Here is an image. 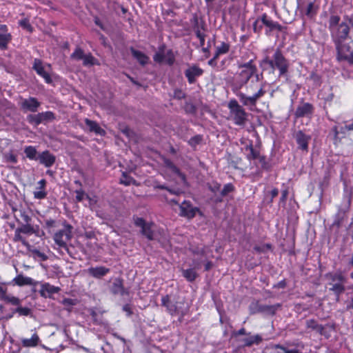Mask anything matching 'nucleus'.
I'll return each instance as SVG.
<instances>
[{"label":"nucleus","instance_id":"nucleus-54","mask_svg":"<svg viewBox=\"0 0 353 353\" xmlns=\"http://www.w3.org/2000/svg\"><path fill=\"white\" fill-rule=\"evenodd\" d=\"M20 216L23 221L24 223H30L32 219L31 217L26 212L25 210H19Z\"/></svg>","mask_w":353,"mask_h":353},{"label":"nucleus","instance_id":"nucleus-5","mask_svg":"<svg viewBox=\"0 0 353 353\" xmlns=\"http://www.w3.org/2000/svg\"><path fill=\"white\" fill-rule=\"evenodd\" d=\"M325 278L330 281L329 285H331L330 290L339 297L345 290V283L347 282L346 277L341 271L335 272H329L325 274Z\"/></svg>","mask_w":353,"mask_h":353},{"label":"nucleus","instance_id":"nucleus-52","mask_svg":"<svg viewBox=\"0 0 353 353\" xmlns=\"http://www.w3.org/2000/svg\"><path fill=\"white\" fill-rule=\"evenodd\" d=\"M76 194L75 199L77 201L81 202L83 200L84 196H85V192L82 189V188H80L74 191Z\"/></svg>","mask_w":353,"mask_h":353},{"label":"nucleus","instance_id":"nucleus-62","mask_svg":"<svg viewBox=\"0 0 353 353\" xmlns=\"http://www.w3.org/2000/svg\"><path fill=\"white\" fill-rule=\"evenodd\" d=\"M270 194H271L270 202H272L274 198H275L276 196H278L279 190L277 188H273L270 192Z\"/></svg>","mask_w":353,"mask_h":353},{"label":"nucleus","instance_id":"nucleus-10","mask_svg":"<svg viewBox=\"0 0 353 353\" xmlns=\"http://www.w3.org/2000/svg\"><path fill=\"white\" fill-rule=\"evenodd\" d=\"M266 93L264 87L261 85L260 88L252 95L248 96L243 92L236 93L240 101L245 106H256L257 101L263 97Z\"/></svg>","mask_w":353,"mask_h":353},{"label":"nucleus","instance_id":"nucleus-46","mask_svg":"<svg viewBox=\"0 0 353 353\" xmlns=\"http://www.w3.org/2000/svg\"><path fill=\"white\" fill-rule=\"evenodd\" d=\"M234 190V187L232 183H227L223 186V189L221 190V195L222 196H225L229 193L233 192Z\"/></svg>","mask_w":353,"mask_h":353},{"label":"nucleus","instance_id":"nucleus-25","mask_svg":"<svg viewBox=\"0 0 353 353\" xmlns=\"http://www.w3.org/2000/svg\"><path fill=\"white\" fill-rule=\"evenodd\" d=\"M85 123L90 132H95L99 135H103L105 133V131L99 125L96 121L85 119Z\"/></svg>","mask_w":353,"mask_h":353},{"label":"nucleus","instance_id":"nucleus-21","mask_svg":"<svg viewBox=\"0 0 353 353\" xmlns=\"http://www.w3.org/2000/svg\"><path fill=\"white\" fill-rule=\"evenodd\" d=\"M295 139L299 148L302 150L307 151L308 143L311 139V136L310 134H306L302 130H299L295 134Z\"/></svg>","mask_w":353,"mask_h":353},{"label":"nucleus","instance_id":"nucleus-63","mask_svg":"<svg viewBox=\"0 0 353 353\" xmlns=\"http://www.w3.org/2000/svg\"><path fill=\"white\" fill-rule=\"evenodd\" d=\"M221 184L216 183L213 185H211L210 187V189L212 192H216L220 190Z\"/></svg>","mask_w":353,"mask_h":353},{"label":"nucleus","instance_id":"nucleus-22","mask_svg":"<svg viewBox=\"0 0 353 353\" xmlns=\"http://www.w3.org/2000/svg\"><path fill=\"white\" fill-rule=\"evenodd\" d=\"M37 185L38 186L33 192L34 198L39 200L46 199L48 194V192L46 190V181L45 179H41L38 181Z\"/></svg>","mask_w":353,"mask_h":353},{"label":"nucleus","instance_id":"nucleus-32","mask_svg":"<svg viewBox=\"0 0 353 353\" xmlns=\"http://www.w3.org/2000/svg\"><path fill=\"white\" fill-rule=\"evenodd\" d=\"M164 163L165 167L169 169L172 172L180 176L182 179L185 178L184 174H183L179 169L174 164V163L170 159H165Z\"/></svg>","mask_w":353,"mask_h":353},{"label":"nucleus","instance_id":"nucleus-64","mask_svg":"<svg viewBox=\"0 0 353 353\" xmlns=\"http://www.w3.org/2000/svg\"><path fill=\"white\" fill-rule=\"evenodd\" d=\"M343 42H344V41H341V46H342V47H344V48H342V50H343V51H342V52H343V53H346V54H347V52H350V46H349V45L345 44V43H344Z\"/></svg>","mask_w":353,"mask_h":353},{"label":"nucleus","instance_id":"nucleus-38","mask_svg":"<svg viewBox=\"0 0 353 353\" xmlns=\"http://www.w3.org/2000/svg\"><path fill=\"white\" fill-rule=\"evenodd\" d=\"M78 303L77 299L65 298L61 301V303L64 306V308L67 310L68 312H70L72 309V307L76 305Z\"/></svg>","mask_w":353,"mask_h":353},{"label":"nucleus","instance_id":"nucleus-18","mask_svg":"<svg viewBox=\"0 0 353 353\" xmlns=\"http://www.w3.org/2000/svg\"><path fill=\"white\" fill-rule=\"evenodd\" d=\"M40 105V102L35 97H29L22 100L21 108L26 111L36 112Z\"/></svg>","mask_w":353,"mask_h":353},{"label":"nucleus","instance_id":"nucleus-31","mask_svg":"<svg viewBox=\"0 0 353 353\" xmlns=\"http://www.w3.org/2000/svg\"><path fill=\"white\" fill-rule=\"evenodd\" d=\"M182 274L189 282H193L198 276V274L194 268L182 270Z\"/></svg>","mask_w":353,"mask_h":353},{"label":"nucleus","instance_id":"nucleus-60","mask_svg":"<svg viewBox=\"0 0 353 353\" xmlns=\"http://www.w3.org/2000/svg\"><path fill=\"white\" fill-rule=\"evenodd\" d=\"M288 195V190L287 189L282 190L281 196L280 198V202L285 203Z\"/></svg>","mask_w":353,"mask_h":353},{"label":"nucleus","instance_id":"nucleus-29","mask_svg":"<svg viewBox=\"0 0 353 353\" xmlns=\"http://www.w3.org/2000/svg\"><path fill=\"white\" fill-rule=\"evenodd\" d=\"M306 327L314 330L321 335L324 334V327L319 324L318 322L314 319H308L306 321Z\"/></svg>","mask_w":353,"mask_h":353},{"label":"nucleus","instance_id":"nucleus-11","mask_svg":"<svg viewBox=\"0 0 353 353\" xmlns=\"http://www.w3.org/2000/svg\"><path fill=\"white\" fill-rule=\"evenodd\" d=\"M134 224L135 226L141 228V233L145 236L148 240L154 239V231L152 230L153 223L146 222L143 218L133 216Z\"/></svg>","mask_w":353,"mask_h":353},{"label":"nucleus","instance_id":"nucleus-36","mask_svg":"<svg viewBox=\"0 0 353 353\" xmlns=\"http://www.w3.org/2000/svg\"><path fill=\"white\" fill-rule=\"evenodd\" d=\"M18 230L24 234L31 235L35 233V230L30 223H23L20 227L17 228Z\"/></svg>","mask_w":353,"mask_h":353},{"label":"nucleus","instance_id":"nucleus-17","mask_svg":"<svg viewBox=\"0 0 353 353\" xmlns=\"http://www.w3.org/2000/svg\"><path fill=\"white\" fill-rule=\"evenodd\" d=\"M60 290L59 287L52 285L49 283H44L41 285L39 294L42 297L52 298L54 294L59 292Z\"/></svg>","mask_w":353,"mask_h":353},{"label":"nucleus","instance_id":"nucleus-9","mask_svg":"<svg viewBox=\"0 0 353 353\" xmlns=\"http://www.w3.org/2000/svg\"><path fill=\"white\" fill-rule=\"evenodd\" d=\"M344 204L343 206L338 209L337 212L334 216V221L332 224V227H336L339 230L345 219L347 212L350 210V207L352 202V194L344 196Z\"/></svg>","mask_w":353,"mask_h":353},{"label":"nucleus","instance_id":"nucleus-49","mask_svg":"<svg viewBox=\"0 0 353 353\" xmlns=\"http://www.w3.org/2000/svg\"><path fill=\"white\" fill-rule=\"evenodd\" d=\"M4 158L6 159V161L7 162L12 163L14 164L17 163V157L12 152L5 154Z\"/></svg>","mask_w":353,"mask_h":353},{"label":"nucleus","instance_id":"nucleus-55","mask_svg":"<svg viewBox=\"0 0 353 353\" xmlns=\"http://www.w3.org/2000/svg\"><path fill=\"white\" fill-rule=\"evenodd\" d=\"M154 61H156V62H158V63H161L164 61L165 59V54L163 52H157L154 55Z\"/></svg>","mask_w":353,"mask_h":353},{"label":"nucleus","instance_id":"nucleus-8","mask_svg":"<svg viewBox=\"0 0 353 353\" xmlns=\"http://www.w3.org/2000/svg\"><path fill=\"white\" fill-rule=\"evenodd\" d=\"M72 226L67 223L63 224V228L54 235V240L60 248L68 250V243L72 236Z\"/></svg>","mask_w":353,"mask_h":353},{"label":"nucleus","instance_id":"nucleus-20","mask_svg":"<svg viewBox=\"0 0 353 353\" xmlns=\"http://www.w3.org/2000/svg\"><path fill=\"white\" fill-rule=\"evenodd\" d=\"M39 163L46 168H50L56 161V157L48 150H45L38 154Z\"/></svg>","mask_w":353,"mask_h":353},{"label":"nucleus","instance_id":"nucleus-2","mask_svg":"<svg viewBox=\"0 0 353 353\" xmlns=\"http://www.w3.org/2000/svg\"><path fill=\"white\" fill-rule=\"evenodd\" d=\"M263 62L268 64L272 70H278L279 78H283L285 83L290 81V61L285 57L280 49L277 48L274 51L271 59L266 57Z\"/></svg>","mask_w":353,"mask_h":353},{"label":"nucleus","instance_id":"nucleus-6","mask_svg":"<svg viewBox=\"0 0 353 353\" xmlns=\"http://www.w3.org/2000/svg\"><path fill=\"white\" fill-rule=\"evenodd\" d=\"M161 305L171 316L179 315L183 317L187 312V309L184 307V302L172 300L169 295L162 296Z\"/></svg>","mask_w":353,"mask_h":353},{"label":"nucleus","instance_id":"nucleus-1","mask_svg":"<svg viewBox=\"0 0 353 353\" xmlns=\"http://www.w3.org/2000/svg\"><path fill=\"white\" fill-rule=\"evenodd\" d=\"M328 29L335 48L341 46V41L348 37L350 27L346 22H341V17L336 14H332L328 20Z\"/></svg>","mask_w":353,"mask_h":353},{"label":"nucleus","instance_id":"nucleus-3","mask_svg":"<svg viewBox=\"0 0 353 353\" xmlns=\"http://www.w3.org/2000/svg\"><path fill=\"white\" fill-rule=\"evenodd\" d=\"M239 70L232 85V90L235 93L245 86L250 79L253 77L256 73V65L254 61L251 59L246 63L239 64Z\"/></svg>","mask_w":353,"mask_h":353},{"label":"nucleus","instance_id":"nucleus-30","mask_svg":"<svg viewBox=\"0 0 353 353\" xmlns=\"http://www.w3.org/2000/svg\"><path fill=\"white\" fill-rule=\"evenodd\" d=\"M263 339L259 334H256L248 338L242 339L243 343V347H250L254 344H259L262 341Z\"/></svg>","mask_w":353,"mask_h":353},{"label":"nucleus","instance_id":"nucleus-14","mask_svg":"<svg viewBox=\"0 0 353 353\" xmlns=\"http://www.w3.org/2000/svg\"><path fill=\"white\" fill-rule=\"evenodd\" d=\"M180 215L188 219H192L199 211L196 207H193L190 201H183L180 205Z\"/></svg>","mask_w":353,"mask_h":353},{"label":"nucleus","instance_id":"nucleus-16","mask_svg":"<svg viewBox=\"0 0 353 353\" xmlns=\"http://www.w3.org/2000/svg\"><path fill=\"white\" fill-rule=\"evenodd\" d=\"M110 292L114 295H129V290L123 286V279L118 277L114 279L110 287Z\"/></svg>","mask_w":353,"mask_h":353},{"label":"nucleus","instance_id":"nucleus-33","mask_svg":"<svg viewBox=\"0 0 353 353\" xmlns=\"http://www.w3.org/2000/svg\"><path fill=\"white\" fill-rule=\"evenodd\" d=\"M26 156L30 160H38L37 151L34 146L28 145L24 148Z\"/></svg>","mask_w":353,"mask_h":353},{"label":"nucleus","instance_id":"nucleus-26","mask_svg":"<svg viewBox=\"0 0 353 353\" xmlns=\"http://www.w3.org/2000/svg\"><path fill=\"white\" fill-rule=\"evenodd\" d=\"M130 51L134 58H135L141 65H145L148 63L149 58L143 52L135 50L133 48H131Z\"/></svg>","mask_w":353,"mask_h":353},{"label":"nucleus","instance_id":"nucleus-27","mask_svg":"<svg viewBox=\"0 0 353 353\" xmlns=\"http://www.w3.org/2000/svg\"><path fill=\"white\" fill-rule=\"evenodd\" d=\"M14 281L19 286L33 285L35 284V281L33 279L28 276H24L22 274L17 276L14 279Z\"/></svg>","mask_w":353,"mask_h":353},{"label":"nucleus","instance_id":"nucleus-48","mask_svg":"<svg viewBox=\"0 0 353 353\" xmlns=\"http://www.w3.org/2000/svg\"><path fill=\"white\" fill-rule=\"evenodd\" d=\"M19 24L23 29L27 30L29 32L32 31V27L29 23V20L28 19H23L19 21Z\"/></svg>","mask_w":353,"mask_h":353},{"label":"nucleus","instance_id":"nucleus-40","mask_svg":"<svg viewBox=\"0 0 353 353\" xmlns=\"http://www.w3.org/2000/svg\"><path fill=\"white\" fill-rule=\"evenodd\" d=\"M10 40L11 35L10 34H0V49H6Z\"/></svg>","mask_w":353,"mask_h":353},{"label":"nucleus","instance_id":"nucleus-28","mask_svg":"<svg viewBox=\"0 0 353 353\" xmlns=\"http://www.w3.org/2000/svg\"><path fill=\"white\" fill-rule=\"evenodd\" d=\"M341 46L336 48V59L338 61H347L349 63L353 64V52H351L349 54L342 52V48Z\"/></svg>","mask_w":353,"mask_h":353},{"label":"nucleus","instance_id":"nucleus-45","mask_svg":"<svg viewBox=\"0 0 353 353\" xmlns=\"http://www.w3.org/2000/svg\"><path fill=\"white\" fill-rule=\"evenodd\" d=\"M316 13V8L315 7L313 2H310L308 3L305 12V14L308 17L312 18L314 17Z\"/></svg>","mask_w":353,"mask_h":353},{"label":"nucleus","instance_id":"nucleus-35","mask_svg":"<svg viewBox=\"0 0 353 353\" xmlns=\"http://www.w3.org/2000/svg\"><path fill=\"white\" fill-rule=\"evenodd\" d=\"M276 307L275 305H260L259 304V312L265 313L273 315L275 314Z\"/></svg>","mask_w":353,"mask_h":353},{"label":"nucleus","instance_id":"nucleus-13","mask_svg":"<svg viewBox=\"0 0 353 353\" xmlns=\"http://www.w3.org/2000/svg\"><path fill=\"white\" fill-rule=\"evenodd\" d=\"M185 76L190 84L194 83L198 77L203 74V70L196 64L190 65L184 72Z\"/></svg>","mask_w":353,"mask_h":353},{"label":"nucleus","instance_id":"nucleus-15","mask_svg":"<svg viewBox=\"0 0 353 353\" xmlns=\"http://www.w3.org/2000/svg\"><path fill=\"white\" fill-rule=\"evenodd\" d=\"M314 106L310 103L299 105L294 112L296 118L311 117L314 112Z\"/></svg>","mask_w":353,"mask_h":353},{"label":"nucleus","instance_id":"nucleus-57","mask_svg":"<svg viewBox=\"0 0 353 353\" xmlns=\"http://www.w3.org/2000/svg\"><path fill=\"white\" fill-rule=\"evenodd\" d=\"M201 141V137L199 136V135H196V136H194L193 137H192L190 141H189V143L191 145H196L197 144H199L200 143V141Z\"/></svg>","mask_w":353,"mask_h":353},{"label":"nucleus","instance_id":"nucleus-43","mask_svg":"<svg viewBox=\"0 0 353 353\" xmlns=\"http://www.w3.org/2000/svg\"><path fill=\"white\" fill-rule=\"evenodd\" d=\"M31 312L30 308L21 307V305L13 310V313H18L19 316H28Z\"/></svg>","mask_w":353,"mask_h":353},{"label":"nucleus","instance_id":"nucleus-42","mask_svg":"<svg viewBox=\"0 0 353 353\" xmlns=\"http://www.w3.org/2000/svg\"><path fill=\"white\" fill-rule=\"evenodd\" d=\"M136 181L131 176H128L125 172H123L121 178L120 179V183L125 185H130L134 184Z\"/></svg>","mask_w":353,"mask_h":353},{"label":"nucleus","instance_id":"nucleus-12","mask_svg":"<svg viewBox=\"0 0 353 353\" xmlns=\"http://www.w3.org/2000/svg\"><path fill=\"white\" fill-rule=\"evenodd\" d=\"M261 21L262 22V25L266 27V35H270L274 30L281 32L283 29V27L281 24L272 20L265 13L263 14L261 17Z\"/></svg>","mask_w":353,"mask_h":353},{"label":"nucleus","instance_id":"nucleus-58","mask_svg":"<svg viewBox=\"0 0 353 353\" xmlns=\"http://www.w3.org/2000/svg\"><path fill=\"white\" fill-rule=\"evenodd\" d=\"M155 188L160 190H167L172 194H178L179 193V191L171 190L165 185H157Z\"/></svg>","mask_w":353,"mask_h":353},{"label":"nucleus","instance_id":"nucleus-51","mask_svg":"<svg viewBox=\"0 0 353 353\" xmlns=\"http://www.w3.org/2000/svg\"><path fill=\"white\" fill-rule=\"evenodd\" d=\"M264 25H262V22L261 21V18L257 19L253 23V30L256 33H259Z\"/></svg>","mask_w":353,"mask_h":353},{"label":"nucleus","instance_id":"nucleus-19","mask_svg":"<svg viewBox=\"0 0 353 353\" xmlns=\"http://www.w3.org/2000/svg\"><path fill=\"white\" fill-rule=\"evenodd\" d=\"M33 69L36 71L37 74L43 77L47 83H52V79L49 73L46 71L42 61L39 59H35L33 63Z\"/></svg>","mask_w":353,"mask_h":353},{"label":"nucleus","instance_id":"nucleus-7","mask_svg":"<svg viewBox=\"0 0 353 353\" xmlns=\"http://www.w3.org/2000/svg\"><path fill=\"white\" fill-rule=\"evenodd\" d=\"M228 107L234 124L243 125L247 119V113L244 108L239 104L236 99H231L228 103Z\"/></svg>","mask_w":353,"mask_h":353},{"label":"nucleus","instance_id":"nucleus-59","mask_svg":"<svg viewBox=\"0 0 353 353\" xmlns=\"http://www.w3.org/2000/svg\"><path fill=\"white\" fill-rule=\"evenodd\" d=\"M258 308H259V303L258 302L252 303L250 305V313L256 314V313L259 312Z\"/></svg>","mask_w":353,"mask_h":353},{"label":"nucleus","instance_id":"nucleus-37","mask_svg":"<svg viewBox=\"0 0 353 353\" xmlns=\"http://www.w3.org/2000/svg\"><path fill=\"white\" fill-rule=\"evenodd\" d=\"M83 64L85 66H92L94 65H99L97 60L90 54H85L83 58Z\"/></svg>","mask_w":353,"mask_h":353},{"label":"nucleus","instance_id":"nucleus-39","mask_svg":"<svg viewBox=\"0 0 353 353\" xmlns=\"http://www.w3.org/2000/svg\"><path fill=\"white\" fill-rule=\"evenodd\" d=\"M230 50V45L228 43L222 42L220 46H216L215 54L219 57L221 54H224L228 52Z\"/></svg>","mask_w":353,"mask_h":353},{"label":"nucleus","instance_id":"nucleus-23","mask_svg":"<svg viewBox=\"0 0 353 353\" xmlns=\"http://www.w3.org/2000/svg\"><path fill=\"white\" fill-rule=\"evenodd\" d=\"M88 272L96 279H101L110 272V269L104 266L91 267L88 269Z\"/></svg>","mask_w":353,"mask_h":353},{"label":"nucleus","instance_id":"nucleus-34","mask_svg":"<svg viewBox=\"0 0 353 353\" xmlns=\"http://www.w3.org/2000/svg\"><path fill=\"white\" fill-rule=\"evenodd\" d=\"M21 232L17 228L14 231V235L13 237V241L14 242H21L23 245L26 246L28 249L30 248V243L26 241V239L21 236Z\"/></svg>","mask_w":353,"mask_h":353},{"label":"nucleus","instance_id":"nucleus-50","mask_svg":"<svg viewBox=\"0 0 353 353\" xmlns=\"http://www.w3.org/2000/svg\"><path fill=\"white\" fill-rule=\"evenodd\" d=\"M39 117H41L44 121L52 120L54 119V113L50 111L41 112L39 114Z\"/></svg>","mask_w":353,"mask_h":353},{"label":"nucleus","instance_id":"nucleus-24","mask_svg":"<svg viewBox=\"0 0 353 353\" xmlns=\"http://www.w3.org/2000/svg\"><path fill=\"white\" fill-rule=\"evenodd\" d=\"M41 341L39 336L37 333H34L30 339H22L21 344L25 347H36Z\"/></svg>","mask_w":353,"mask_h":353},{"label":"nucleus","instance_id":"nucleus-41","mask_svg":"<svg viewBox=\"0 0 353 353\" xmlns=\"http://www.w3.org/2000/svg\"><path fill=\"white\" fill-rule=\"evenodd\" d=\"M3 301L17 307L21 305V300L19 298L9 294H6Z\"/></svg>","mask_w":353,"mask_h":353},{"label":"nucleus","instance_id":"nucleus-47","mask_svg":"<svg viewBox=\"0 0 353 353\" xmlns=\"http://www.w3.org/2000/svg\"><path fill=\"white\" fill-rule=\"evenodd\" d=\"M174 60H175V58H174V55L172 51L171 50H168L166 54H165L164 61L169 65H173Z\"/></svg>","mask_w":353,"mask_h":353},{"label":"nucleus","instance_id":"nucleus-44","mask_svg":"<svg viewBox=\"0 0 353 353\" xmlns=\"http://www.w3.org/2000/svg\"><path fill=\"white\" fill-rule=\"evenodd\" d=\"M85 54L83 50L80 48H77L71 54V58L74 60H82L84 58Z\"/></svg>","mask_w":353,"mask_h":353},{"label":"nucleus","instance_id":"nucleus-4","mask_svg":"<svg viewBox=\"0 0 353 353\" xmlns=\"http://www.w3.org/2000/svg\"><path fill=\"white\" fill-rule=\"evenodd\" d=\"M241 143L244 145L242 150L246 155V159L251 161H258L261 168L263 170H269L270 165L266 161L265 156L261 155L259 150L254 148L252 140L241 139Z\"/></svg>","mask_w":353,"mask_h":353},{"label":"nucleus","instance_id":"nucleus-61","mask_svg":"<svg viewBox=\"0 0 353 353\" xmlns=\"http://www.w3.org/2000/svg\"><path fill=\"white\" fill-rule=\"evenodd\" d=\"M123 310L127 313L128 316H131L132 311L129 304H125L123 306Z\"/></svg>","mask_w":353,"mask_h":353},{"label":"nucleus","instance_id":"nucleus-56","mask_svg":"<svg viewBox=\"0 0 353 353\" xmlns=\"http://www.w3.org/2000/svg\"><path fill=\"white\" fill-rule=\"evenodd\" d=\"M32 252L37 257H39V259H41L42 261H46L47 259V256L40 252L39 250H37V249H34L32 250Z\"/></svg>","mask_w":353,"mask_h":353},{"label":"nucleus","instance_id":"nucleus-53","mask_svg":"<svg viewBox=\"0 0 353 353\" xmlns=\"http://www.w3.org/2000/svg\"><path fill=\"white\" fill-rule=\"evenodd\" d=\"M185 97V94L181 89H175L173 93V98L176 99H182Z\"/></svg>","mask_w":353,"mask_h":353}]
</instances>
